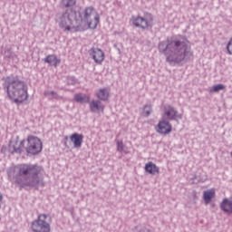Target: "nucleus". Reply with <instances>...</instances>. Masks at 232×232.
<instances>
[{"label": "nucleus", "mask_w": 232, "mask_h": 232, "mask_svg": "<svg viewBox=\"0 0 232 232\" xmlns=\"http://www.w3.org/2000/svg\"><path fill=\"white\" fill-rule=\"evenodd\" d=\"M43 167L37 164L23 163L14 167H11L7 170L8 180L19 186L20 189L23 188H38L39 186H44L43 178L41 175Z\"/></svg>", "instance_id": "1"}, {"label": "nucleus", "mask_w": 232, "mask_h": 232, "mask_svg": "<svg viewBox=\"0 0 232 232\" xmlns=\"http://www.w3.org/2000/svg\"><path fill=\"white\" fill-rule=\"evenodd\" d=\"M160 53L166 57V62L170 64H180L193 57L189 49V41L186 36L175 35L167 41L160 42L158 45Z\"/></svg>", "instance_id": "2"}, {"label": "nucleus", "mask_w": 232, "mask_h": 232, "mask_svg": "<svg viewBox=\"0 0 232 232\" xmlns=\"http://www.w3.org/2000/svg\"><path fill=\"white\" fill-rule=\"evenodd\" d=\"M4 92L14 104H23L28 100V85L17 75H10L4 79Z\"/></svg>", "instance_id": "3"}, {"label": "nucleus", "mask_w": 232, "mask_h": 232, "mask_svg": "<svg viewBox=\"0 0 232 232\" xmlns=\"http://www.w3.org/2000/svg\"><path fill=\"white\" fill-rule=\"evenodd\" d=\"M76 17L80 27L82 26V23H85L91 30H95L101 23V16L93 6H87L82 12L76 11Z\"/></svg>", "instance_id": "4"}, {"label": "nucleus", "mask_w": 232, "mask_h": 232, "mask_svg": "<svg viewBox=\"0 0 232 232\" xmlns=\"http://www.w3.org/2000/svg\"><path fill=\"white\" fill-rule=\"evenodd\" d=\"M59 27L63 32H70V30H79V21L77 19V11L73 9H67L63 14H58L56 18Z\"/></svg>", "instance_id": "5"}, {"label": "nucleus", "mask_w": 232, "mask_h": 232, "mask_svg": "<svg viewBox=\"0 0 232 232\" xmlns=\"http://www.w3.org/2000/svg\"><path fill=\"white\" fill-rule=\"evenodd\" d=\"M31 229L33 232H50L52 231V227L50 222H48L47 214H39L37 218L32 221Z\"/></svg>", "instance_id": "6"}, {"label": "nucleus", "mask_w": 232, "mask_h": 232, "mask_svg": "<svg viewBox=\"0 0 232 232\" xmlns=\"http://www.w3.org/2000/svg\"><path fill=\"white\" fill-rule=\"evenodd\" d=\"M25 151L29 155H38L43 151V141L36 136H28Z\"/></svg>", "instance_id": "7"}, {"label": "nucleus", "mask_w": 232, "mask_h": 232, "mask_svg": "<svg viewBox=\"0 0 232 232\" xmlns=\"http://www.w3.org/2000/svg\"><path fill=\"white\" fill-rule=\"evenodd\" d=\"M161 119L164 121H177L182 119V114H179L177 110L171 105H165Z\"/></svg>", "instance_id": "8"}, {"label": "nucleus", "mask_w": 232, "mask_h": 232, "mask_svg": "<svg viewBox=\"0 0 232 232\" xmlns=\"http://www.w3.org/2000/svg\"><path fill=\"white\" fill-rule=\"evenodd\" d=\"M153 19L144 18L142 16H133L132 17V24L136 26V28H141V30H148L150 26H151V22Z\"/></svg>", "instance_id": "9"}, {"label": "nucleus", "mask_w": 232, "mask_h": 232, "mask_svg": "<svg viewBox=\"0 0 232 232\" xmlns=\"http://www.w3.org/2000/svg\"><path fill=\"white\" fill-rule=\"evenodd\" d=\"M89 55L96 64H102L105 58L104 51L97 47L91 48Z\"/></svg>", "instance_id": "10"}, {"label": "nucleus", "mask_w": 232, "mask_h": 232, "mask_svg": "<svg viewBox=\"0 0 232 232\" xmlns=\"http://www.w3.org/2000/svg\"><path fill=\"white\" fill-rule=\"evenodd\" d=\"M156 130L160 135H169V133H171L173 127L168 120L161 118V121H159Z\"/></svg>", "instance_id": "11"}, {"label": "nucleus", "mask_w": 232, "mask_h": 232, "mask_svg": "<svg viewBox=\"0 0 232 232\" xmlns=\"http://www.w3.org/2000/svg\"><path fill=\"white\" fill-rule=\"evenodd\" d=\"M89 108L92 113H102L104 111V104L101 100H92L89 102Z\"/></svg>", "instance_id": "12"}, {"label": "nucleus", "mask_w": 232, "mask_h": 232, "mask_svg": "<svg viewBox=\"0 0 232 232\" xmlns=\"http://www.w3.org/2000/svg\"><path fill=\"white\" fill-rule=\"evenodd\" d=\"M84 136L79 133H73L70 136V140L73 143L74 148H81Z\"/></svg>", "instance_id": "13"}, {"label": "nucleus", "mask_w": 232, "mask_h": 232, "mask_svg": "<svg viewBox=\"0 0 232 232\" xmlns=\"http://www.w3.org/2000/svg\"><path fill=\"white\" fill-rule=\"evenodd\" d=\"M98 101H108L110 99V90L108 88L99 89L96 92Z\"/></svg>", "instance_id": "14"}, {"label": "nucleus", "mask_w": 232, "mask_h": 232, "mask_svg": "<svg viewBox=\"0 0 232 232\" xmlns=\"http://www.w3.org/2000/svg\"><path fill=\"white\" fill-rule=\"evenodd\" d=\"M145 171L150 175H159L160 173V169L155 163L149 162L145 165Z\"/></svg>", "instance_id": "15"}, {"label": "nucleus", "mask_w": 232, "mask_h": 232, "mask_svg": "<svg viewBox=\"0 0 232 232\" xmlns=\"http://www.w3.org/2000/svg\"><path fill=\"white\" fill-rule=\"evenodd\" d=\"M44 63L50 64L51 66H57L61 64V59L57 58L55 54H49L46 58H44Z\"/></svg>", "instance_id": "16"}, {"label": "nucleus", "mask_w": 232, "mask_h": 232, "mask_svg": "<svg viewBox=\"0 0 232 232\" xmlns=\"http://www.w3.org/2000/svg\"><path fill=\"white\" fill-rule=\"evenodd\" d=\"M220 207L221 209L225 211V213H232V198L223 199Z\"/></svg>", "instance_id": "17"}, {"label": "nucleus", "mask_w": 232, "mask_h": 232, "mask_svg": "<svg viewBox=\"0 0 232 232\" xmlns=\"http://www.w3.org/2000/svg\"><path fill=\"white\" fill-rule=\"evenodd\" d=\"M74 101L76 102H79L80 104H87L90 102V97L88 94H83V93H76L74 95Z\"/></svg>", "instance_id": "18"}, {"label": "nucleus", "mask_w": 232, "mask_h": 232, "mask_svg": "<svg viewBox=\"0 0 232 232\" xmlns=\"http://www.w3.org/2000/svg\"><path fill=\"white\" fill-rule=\"evenodd\" d=\"M213 197H215V190L209 189V190L204 191L203 198L205 200V204H209V202H211V200L213 199Z\"/></svg>", "instance_id": "19"}, {"label": "nucleus", "mask_w": 232, "mask_h": 232, "mask_svg": "<svg viewBox=\"0 0 232 232\" xmlns=\"http://www.w3.org/2000/svg\"><path fill=\"white\" fill-rule=\"evenodd\" d=\"M24 142H26L24 140L20 143L19 141H16L15 144L13 145V153H21L23 151V148H24Z\"/></svg>", "instance_id": "20"}, {"label": "nucleus", "mask_w": 232, "mask_h": 232, "mask_svg": "<svg viewBox=\"0 0 232 232\" xmlns=\"http://www.w3.org/2000/svg\"><path fill=\"white\" fill-rule=\"evenodd\" d=\"M77 5V0H62V6L63 8H73Z\"/></svg>", "instance_id": "21"}, {"label": "nucleus", "mask_w": 232, "mask_h": 232, "mask_svg": "<svg viewBox=\"0 0 232 232\" xmlns=\"http://www.w3.org/2000/svg\"><path fill=\"white\" fill-rule=\"evenodd\" d=\"M221 90H226V86L224 84H217L211 87L210 93H218Z\"/></svg>", "instance_id": "22"}, {"label": "nucleus", "mask_w": 232, "mask_h": 232, "mask_svg": "<svg viewBox=\"0 0 232 232\" xmlns=\"http://www.w3.org/2000/svg\"><path fill=\"white\" fill-rule=\"evenodd\" d=\"M66 82L68 86H75L77 84V79L74 76H68Z\"/></svg>", "instance_id": "23"}, {"label": "nucleus", "mask_w": 232, "mask_h": 232, "mask_svg": "<svg viewBox=\"0 0 232 232\" xmlns=\"http://www.w3.org/2000/svg\"><path fill=\"white\" fill-rule=\"evenodd\" d=\"M44 95L46 97H52L53 99H59V94H57V92L53 91H45Z\"/></svg>", "instance_id": "24"}, {"label": "nucleus", "mask_w": 232, "mask_h": 232, "mask_svg": "<svg viewBox=\"0 0 232 232\" xmlns=\"http://www.w3.org/2000/svg\"><path fill=\"white\" fill-rule=\"evenodd\" d=\"M116 144H117V151H119L120 153H122V151H124V143L122 142V140H116Z\"/></svg>", "instance_id": "25"}, {"label": "nucleus", "mask_w": 232, "mask_h": 232, "mask_svg": "<svg viewBox=\"0 0 232 232\" xmlns=\"http://www.w3.org/2000/svg\"><path fill=\"white\" fill-rule=\"evenodd\" d=\"M227 51L228 55H232V38L228 41L227 44Z\"/></svg>", "instance_id": "26"}, {"label": "nucleus", "mask_w": 232, "mask_h": 232, "mask_svg": "<svg viewBox=\"0 0 232 232\" xmlns=\"http://www.w3.org/2000/svg\"><path fill=\"white\" fill-rule=\"evenodd\" d=\"M144 113L146 114V117H149V115L151 114V105L144 106Z\"/></svg>", "instance_id": "27"}, {"label": "nucleus", "mask_w": 232, "mask_h": 232, "mask_svg": "<svg viewBox=\"0 0 232 232\" xmlns=\"http://www.w3.org/2000/svg\"><path fill=\"white\" fill-rule=\"evenodd\" d=\"M5 57H7L8 59H12V57H14V53H12V50L7 49L5 51Z\"/></svg>", "instance_id": "28"}, {"label": "nucleus", "mask_w": 232, "mask_h": 232, "mask_svg": "<svg viewBox=\"0 0 232 232\" xmlns=\"http://www.w3.org/2000/svg\"><path fill=\"white\" fill-rule=\"evenodd\" d=\"M192 184H198V182H200V178H198V176H194L192 179Z\"/></svg>", "instance_id": "29"}, {"label": "nucleus", "mask_w": 232, "mask_h": 232, "mask_svg": "<svg viewBox=\"0 0 232 232\" xmlns=\"http://www.w3.org/2000/svg\"><path fill=\"white\" fill-rule=\"evenodd\" d=\"M0 202H3V194L0 192Z\"/></svg>", "instance_id": "30"}, {"label": "nucleus", "mask_w": 232, "mask_h": 232, "mask_svg": "<svg viewBox=\"0 0 232 232\" xmlns=\"http://www.w3.org/2000/svg\"><path fill=\"white\" fill-rule=\"evenodd\" d=\"M1 202H2V201H0V208H1Z\"/></svg>", "instance_id": "31"}]
</instances>
